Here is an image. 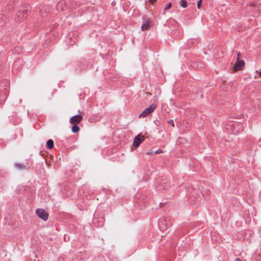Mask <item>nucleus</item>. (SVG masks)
<instances>
[{"label":"nucleus","mask_w":261,"mask_h":261,"mask_svg":"<svg viewBox=\"0 0 261 261\" xmlns=\"http://www.w3.org/2000/svg\"><path fill=\"white\" fill-rule=\"evenodd\" d=\"M30 10L29 7L27 9L18 11L16 14L15 19L16 21H23L29 15Z\"/></svg>","instance_id":"f257e3e1"},{"label":"nucleus","mask_w":261,"mask_h":261,"mask_svg":"<svg viewBox=\"0 0 261 261\" xmlns=\"http://www.w3.org/2000/svg\"><path fill=\"white\" fill-rule=\"evenodd\" d=\"M156 108V105L154 103L151 104L149 107L146 108L142 113L139 115V117H145L153 112Z\"/></svg>","instance_id":"f03ea898"},{"label":"nucleus","mask_w":261,"mask_h":261,"mask_svg":"<svg viewBox=\"0 0 261 261\" xmlns=\"http://www.w3.org/2000/svg\"><path fill=\"white\" fill-rule=\"evenodd\" d=\"M51 7L49 5L41 6L39 8V13L41 17H45L51 11Z\"/></svg>","instance_id":"7ed1b4c3"},{"label":"nucleus","mask_w":261,"mask_h":261,"mask_svg":"<svg viewBox=\"0 0 261 261\" xmlns=\"http://www.w3.org/2000/svg\"><path fill=\"white\" fill-rule=\"evenodd\" d=\"M36 214L39 218L44 221H46L48 217V213L42 208H37L36 210Z\"/></svg>","instance_id":"20e7f679"},{"label":"nucleus","mask_w":261,"mask_h":261,"mask_svg":"<svg viewBox=\"0 0 261 261\" xmlns=\"http://www.w3.org/2000/svg\"><path fill=\"white\" fill-rule=\"evenodd\" d=\"M142 18L144 22L141 26L142 31H144L149 30L151 25L150 20L145 16H143Z\"/></svg>","instance_id":"39448f33"},{"label":"nucleus","mask_w":261,"mask_h":261,"mask_svg":"<svg viewBox=\"0 0 261 261\" xmlns=\"http://www.w3.org/2000/svg\"><path fill=\"white\" fill-rule=\"evenodd\" d=\"M144 140V136L139 134L134 139L133 146L135 148L138 147Z\"/></svg>","instance_id":"423d86ee"},{"label":"nucleus","mask_w":261,"mask_h":261,"mask_svg":"<svg viewBox=\"0 0 261 261\" xmlns=\"http://www.w3.org/2000/svg\"><path fill=\"white\" fill-rule=\"evenodd\" d=\"M70 0H63L59 2L56 6L58 11H62L66 9L67 4L69 3Z\"/></svg>","instance_id":"0eeeda50"},{"label":"nucleus","mask_w":261,"mask_h":261,"mask_svg":"<svg viewBox=\"0 0 261 261\" xmlns=\"http://www.w3.org/2000/svg\"><path fill=\"white\" fill-rule=\"evenodd\" d=\"M244 65L245 62L244 60H239V59H237V61L234 65L233 69L235 71H239L242 68Z\"/></svg>","instance_id":"6e6552de"},{"label":"nucleus","mask_w":261,"mask_h":261,"mask_svg":"<svg viewBox=\"0 0 261 261\" xmlns=\"http://www.w3.org/2000/svg\"><path fill=\"white\" fill-rule=\"evenodd\" d=\"M83 119L82 116L80 115H76L72 116L70 119V123L72 124H79Z\"/></svg>","instance_id":"1a4fd4ad"},{"label":"nucleus","mask_w":261,"mask_h":261,"mask_svg":"<svg viewBox=\"0 0 261 261\" xmlns=\"http://www.w3.org/2000/svg\"><path fill=\"white\" fill-rule=\"evenodd\" d=\"M15 166L19 170H26L27 169L25 165L20 163H15Z\"/></svg>","instance_id":"9d476101"},{"label":"nucleus","mask_w":261,"mask_h":261,"mask_svg":"<svg viewBox=\"0 0 261 261\" xmlns=\"http://www.w3.org/2000/svg\"><path fill=\"white\" fill-rule=\"evenodd\" d=\"M46 146H47V148H48L49 149H51L52 148H54V141L51 139H49V140H47V141L46 142Z\"/></svg>","instance_id":"9b49d317"},{"label":"nucleus","mask_w":261,"mask_h":261,"mask_svg":"<svg viewBox=\"0 0 261 261\" xmlns=\"http://www.w3.org/2000/svg\"><path fill=\"white\" fill-rule=\"evenodd\" d=\"M71 130L74 133H77L80 130V127L77 125V124H73Z\"/></svg>","instance_id":"f8f14e48"},{"label":"nucleus","mask_w":261,"mask_h":261,"mask_svg":"<svg viewBox=\"0 0 261 261\" xmlns=\"http://www.w3.org/2000/svg\"><path fill=\"white\" fill-rule=\"evenodd\" d=\"M180 7L185 8L187 7V2L186 0H180L179 2Z\"/></svg>","instance_id":"ddd939ff"},{"label":"nucleus","mask_w":261,"mask_h":261,"mask_svg":"<svg viewBox=\"0 0 261 261\" xmlns=\"http://www.w3.org/2000/svg\"><path fill=\"white\" fill-rule=\"evenodd\" d=\"M201 194L203 196H204V195H210L211 194V193L210 191L208 190H205V191H202L201 192Z\"/></svg>","instance_id":"4468645a"},{"label":"nucleus","mask_w":261,"mask_h":261,"mask_svg":"<svg viewBox=\"0 0 261 261\" xmlns=\"http://www.w3.org/2000/svg\"><path fill=\"white\" fill-rule=\"evenodd\" d=\"M172 7V4L171 3H169L168 5H167L166 6H165L164 8V11H165L169 9H170Z\"/></svg>","instance_id":"2eb2a0df"},{"label":"nucleus","mask_w":261,"mask_h":261,"mask_svg":"<svg viewBox=\"0 0 261 261\" xmlns=\"http://www.w3.org/2000/svg\"><path fill=\"white\" fill-rule=\"evenodd\" d=\"M162 185H163V189H166L167 188L168 186V184L166 182H164V181H162Z\"/></svg>","instance_id":"dca6fc26"},{"label":"nucleus","mask_w":261,"mask_h":261,"mask_svg":"<svg viewBox=\"0 0 261 261\" xmlns=\"http://www.w3.org/2000/svg\"><path fill=\"white\" fill-rule=\"evenodd\" d=\"M168 123L171 124L173 127H174V123L172 120H169L168 121Z\"/></svg>","instance_id":"f3484780"},{"label":"nucleus","mask_w":261,"mask_h":261,"mask_svg":"<svg viewBox=\"0 0 261 261\" xmlns=\"http://www.w3.org/2000/svg\"><path fill=\"white\" fill-rule=\"evenodd\" d=\"M163 152V151L162 150L159 149V150H157L156 151H155L154 154L161 153Z\"/></svg>","instance_id":"a211bd4d"},{"label":"nucleus","mask_w":261,"mask_h":261,"mask_svg":"<svg viewBox=\"0 0 261 261\" xmlns=\"http://www.w3.org/2000/svg\"><path fill=\"white\" fill-rule=\"evenodd\" d=\"M201 2H202V0H199L197 2V7L198 9L200 8V5H201Z\"/></svg>","instance_id":"6ab92c4d"},{"label":"nucleus","mask_w":261,"mask_h":261,"mask_svg":"<svg viewBox=\"0 0 261 261\" xmlns=\"http://www.w3.org/2000/svg\"><path fill=\"white\" fill-rule=\"evenodd\" d=\"M155 2V0H148V3L153 4Z\"/></svg>","instance_id":"aec40b11"},{"label":"nucleus","mask_w":261,"mask_h":261,"mask_svg":"<svg viewBox=\"0 0 261 261\" xmlns=\"http://www.w3.org/2000/svg\"><path fill=\"white\" fill-rule=\"evenodd\" d=\"M237 56H238L237 59H239V60H240V57L241 56V54L240 53H238L237 54Z\"/></svg>","instance_id":"412c9836"},{"label":"nucleus","mask_w":261,"mask_h":261,"mask_svg":"<svg viewBox=\"0 0 261 261\" xmlns=\"http://www.w3.org/2000/svg\"><path fill=\"white\" fill-rule=\"evenodd\" d=\"M152 153V152L151 151H148L146 153L147 154L149 155V154H150Z\"/></svg>","instance_id":"4be33fe9"},{"label":"nucleus","mask_w":261,"mask_h":261,"mask_svg":"<svg viewBox=\"0 0 261 261\" xmlns=\"http://www.w3.org/2000/svg\"><path fill=\"white\" fill-rule=\"evenodd\" d=\"M235 261H242L240 258H237L235 260Z\"/></svg>","instance_id":"5701e85b"},{"label":"nucleus","mask_w":261,"mask_h":261,"mask_svg":"<svg viewBox=\"0 0 261 261\" xmlns=\"http://www.w3.org/2000/svg\"><path fill=\"white\" fill-rule=\"evenodd\" d=\"M158 189H159V190H161V188H160V187H158Z\"/></svg>","instance_id":"b1692460"}]
</instances>
